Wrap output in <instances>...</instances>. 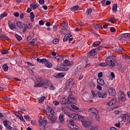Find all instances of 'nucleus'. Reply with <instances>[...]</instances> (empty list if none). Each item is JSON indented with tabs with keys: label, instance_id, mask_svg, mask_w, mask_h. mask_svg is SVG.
I'll list each match as a JSON object with an SVG mask.
<instances>
[{
	"label": "nucleus",
	"instance_id": "1",
	"mask_svg": "<svg viewBox=\"0 0 130 130\" xmlns=\"http://www.w3.org/2000/svg\"><path fill=\"white\" fill-rule=\"evenodd\" d=\"M46 115H47L48 118L50 120L51 123H54V122H55L56 119H57V117L54 116V111L52 110V108L50 107H48L46 111Z\"/></svg>",
	"mask_w": 130,
	"mask_h": 130
},
{
	"label": "nucleus",
	"instance_id": "2",
	"mask_svg": "<svg viewBox=\"0 0 130 130\" xmlns=\"http://www.w3.org/2000/svg\"><path fill=\"white\" fill-rule=\"evenodd\" d=\"M38 62H41L42 63H44L46 67H47L49 69L52 68V64L48 61V60L46 58L40 59L38 58L37 59Z\"/></svg>",
	"mask_w": 130,
	"mask_h": 130
},
{
	"label": "nucleus",
	"instance_id": "3",
	"mask_svg": "<svg viewBox=\"0 0 130 130\" xmlns=\"http://www.w3.org/2000/svg\"><path fill=\"white\" fill-rule=\"evenodd\" d=\"M105 61L107 64L110 66L111 67H115V61L113 58L111 59V57H108L106 59H105Z\"/></svg>",
	"mask_w": 130,
	"mask_h": 130
},
{
	"label": "nucleus",
	"instance_id": "4",
	"mask_svg": "<svg viewBox=\"0 0 130 130\" xmlns=\"http://www.w3.org/2000/svg\"><path fill=\"white\" fill-rule=\"evenodd\" d=\"M71 118L75 119V120H80L81 121H83V120H84L83 116H81L79 114H76L75 113L72 114V115L71 116Z\"/></svg>",
	"mask_w": 130,
	"mask_h": 130
},
{
	"label": "nucleus",
	"instance_id": "5",
	"mask_svg": "<svg viewBox=\"0 0 130 130\" xmlns=\"http://www.w3.org/2000/svg\"><path fill=\"white\" fill-rule=\"evenodd\" d=\"M89 112H90V114L92 115V116H94L95 118H98V110H97L94 108H91L89 109Z\"/></svg>",
	"mask_w": 130,
	"mask_h": 130
},
{
	"label": "nucleus",
	"instance_id": "6",
	"mask_svg": "<svg viewBox=\"0 0 130 130\" xmlns=\"http://www.w3.org/2000/svg\"><path fill=\"white\" fill-rule=\"evenodd\" d=\"M120 119H121V121H123L124 119L127 120V123H130V115L127 114H125L120 117Z\"/></svg>",
	"mask_w": 130,
	"mask_h": 130
},
{
	"label": "nucleus",
	"instance_id": "7",
	"mask_svg": "<svg viewBox=\"0 0 130 130\" xmlns=\"http://www.w3.org/2000/svg\"><path fill=\"white\" fill-rule=\"evenodd\" d=\"M36 82L37 83L36 84L37 87H42V86H44V85H45V83L41 78H37Z\"/></svg>",
	"mask_w": 130,
	"mask_h": 130
},
{
	"label": "nucleus",
	"instance_id": "8",
	"mask_svg": "<svg viewBox=\"0 0 130 130\" xmlns=\"http://www.w3.org/2000/svg\"><path fill=\"white\" fill-rule=\"evenodd\" d=\"M129 36L130 34L129 33L123 34L121 35V39L122 40H124V41L127 42L128 41H129Z\"/></svg>",
	"mask_w": 130,
	"mask_h": 130
},
{
	"label": "nucleus",
	"instance_id": "9",
	"mask_svg": "<svg viewBox=\"0 0 130 130\" xmlns=\"http://www.w3.org/2000/svg\"><path fill=\"white\" fill-rule=\"evenodd\" d=\"M107 97V93L106 92H98L96 93V98H102L105 99Z\"/></svg>",
	"mask_w": 130,
	"mask_h": 130
},
{
	"label": "nucleus",
	"instance_id": "10",
	"mask_svg": "<svg viewBox=\"0 0 130 130\" xmlns=\"http://www.w3.org/2000/svg\"><path fill=\"white\" fill-rule=\"evenodd\" d=\"M116 97H113L110 101L108 102V105H109V106H112V105H115V104H116Z\"/></svg>",
	"mask_w": 130,
	"mask_h": 130
},
{
	"label": "nucleus",
	"instance_id": "11",
	"mask_svg": "<svg viewBox=\"0 0 130 130\" xmlns=\"http://www.w3.org/2000/svg\"><path fill=\"white\" fill-rule=\"evenodd\" d=\"M55 70H56V71L66 72L67 71H68L69 68L61 67L60 66H57V67H55Z\"/></svg>",
	"mask_w": 130,
	"mask_h": 130
},
{
	"label": "nucleus",
	"instance_id": "12",
	"mask_svg": "<svg viewBox=\"0 0 130 130\" xmlns=\"http://www.w3.org/2000/svg\"><path fill=\"white\" fill-rule=\"evenodd\" d=\"M118 99L121 100L122 102H124L125 101V95H124V92H122L121 91L119 92Z\"/></svg>",
	"mask_w": 130,
	"mask_h": 130
},
{
	"label": "nucleus",
	"instance_id": "13",
	"mask_svg": "<svg viewBox=\"0 0 130 130\" xmlns=\"http://www.w3.org/2000/svg\"><path fill=\"white\" fill-rule=\"evenodd\" d=\"M68 25H69L68 22L63 21V23L61 24V28L62 30H68L69 28V26H68Z\"/></svg>",
	"mask_w": 130,
	"mask_h": 130
},
{
	"label": "nucleus",
	"instance_id": "14",
	"mask_svg": "<svg viewBox=\"0 0 130 130\" xmlns=\"http://www.w3.org/2000/svg\"><path fill=\"white\" fill-rule=\"evenodd\" d=\"M108 92L109 95L111 96H114V95H115V89H114V88L113 87H110L108 89Z\"/></svg>",
	"mask_w": 130,
	"mask_h": 130
},
{
	"label": "nucleus",
	"instance_id": "15",
	"mask_svg": "<svg viewBox=\"0 0 130 130\" xmlns=\"http://www.w3.org/2000/svg\"><path fill=\"white\" fill-rule=\"evenodd\" d=\"M31 28H32V24L29 23L28 25H25L22 30L23 33H25L26 32V30L31 29Z\"/></svg>",
	"mask_w": 130,
	"mask_h": 130
},
{
	"label": "nucleus",
	"instance_id": "16",
	"mask_svg": "<svg viewBox=\"0 0 130 130\" xmlns=\"http://www.w3.org/2000/svg\"><path fill=\"white\" fill-rule=\"evenodd\" d=\"M8 25L11 30H14V29L16 28V25L11 21H8Z\"/></svg>",
	"mask_w": 130,
	"mask_h": 130
},
{
	"label": "nucleus",
	"instance_id": "17",
	"mask_svg": "<svg viewBox=\"0 0 130 130\" xmlns=\"http://www.w3.org/2000/svg\"><path fill=\"white\" fill-rule=\"evenodd\" d=\"M68 101L70 102V103H72L73 104H75L76 102H77V101L75 98H71L70 95L68 96Z\"/></svg>",
	"mask_w": 130,
	"mask_h": 130
},
{
	"label": "nucleus",
	"instance_id": "18",
	"mask_svg": "<svg viewBox=\"0 0 130 130\" xmlns=\"http://www.w3.org/2000/svg\"><path fill=\"white\" fill-rule=\"evenodd\" d=\"M81 122H82L83 126H84L86 128H89V127H90V126L91 125V124H90V122H87L86 121H82Z\"/></svg>",
	"mask_w": 130,
	"mask_h": 130
},
{
	"label": "nucleus",
	"instance_id": "19",
	"mask_svg": "<svg viewBox=\"0 0 130 130\" xmlns=\"http://www.w3.org/2000/svg\"><path fill=\"white\" fill-rule=\"evenodd\" d=\"M96 49H93L89 52V54H90L91 56H94V55H96L97 54V52H96Z\"/></svg>",
	"mask_w": 130,
	"mask_h": 130
},
{
	"label": "nucleus",
	"instance_id": "20",
	"mask_svg": "<svg viewBox=\"0 0 130 130\" xmlns=\"http://www.w3.org/2000/svg\"><path fill=\"white\" fill-rule=\"evenodd\" d=\"M97 82L99 85H101V86H104L105 85V83L104 82V80L102 79H98L97 80Z\"/></svg>",
	"mask_w": 130,
	"mask_h": 130
},
{
	"label": "nucleus",
	"instance_id": "21",
	"mask_svg": "<svg viewBox=\"0 0 130 130\" xmlns=\"http://www.w3.org/2000/svg\"><path fill=\"white\" fill-rule=\"evenodd\" d=\"M16 25L17 27H19V28H20V29H22L23 28L24 25H25L24 23L21 22L20 21H18L17 22Z\"/></svg>",
	"mask_w": 130,
	"mask_h": 130
},
{
	"label": "nucleus",
	"instance_id": "22",
	"mask_svg": "<svg viewBox=\"0 0 130 130\" xmlns=\"http://www.w3.org/2000/svg\"><path fill=\"white\" fill-rule=\"evenodd\" d=\"M70 37H72V35L69 34L67 36L66 35L63 39V41L66 42V41H68V39H70Z\"/></svg>",
	"mask_w": 130,
	"mask_h": 130
},
{
	"label": "nucleus",
	"instance_id": "23",
	"mask_svg": "<svg viewBox=\"0 0 130 130\" xmlns=\"http://www.w3.org/2000/svg\"><path fill=\"white\" fill-rule=\"evenodd\" d=\"M79 8H80V6H79V5H76L71 7L70 8V10L71 11H78V10H79Z\"/></svg>",
	"mask_w": 130,
	"mask_h": 130
},
{
	"label": "nucleus",
	"instance_id": "24",
	"mask_svg": "<svg viewBox=\"0 0 130 130\" xmlns=\"http://www.w3.org/2000/svg\"><path fill=\"white\" fill-rule=\"evenodd\" d=\"M100 44H101V42L100 41H98L93 43L92 45L93 47H97V46H99Z\"/></svg>",
	"mask_w": 130,
	"mask_h": 130
},
{
	"label": "nucleus",
	"instance_id": "25",
	"mask_svg": "<svg viewBox=\"0 0 130 130\" xmlns=\"http://www.w3.org/2000/svg\"><path fill=\"white\" fill-rule=\"evenodd\" d=\"M30 18L31 22H34V18H35V15H34V13L30 12Z\"/></svg>",
	"mask_w": 130,
	"mask_h": 130
},
{
	"label": "nucleus",
	"instance_id": "26",
	"mask_svg": "<svg viewBox=\"0 0 130 130\" xmlns=\"http://www.w3.org/2000/svg\"><path fill=\"white\" fill-rule=\"evenodd\" d=\"M123 50V48L120 47L119 49H117L115 50L116 52L117 53H122V51Z\"/></svg>",
	"mask_w": 130,
	"mask_h": 130
},
{
	"label": "nucleus",
	"instance_id": "27",
	"mask_svg": "<svg viewBox=\"0 0 130 130\" xmlns=\"http://www.w3.org/2000/svg\"><path fill=\"white\" fill-rule=\"evenodd\" d=\"M70 85H74V83H73V79H69L67 81L66 86H70Z\"/></svg>",
	"mask_w": 130,
	"mask_h": 130
},
{
	"label": "nucleus",
	"instance_id": "28",
	"mask_svg": "<svg viewBox=\"0 0 130 130\" xmlns=\"http://www.w3.org/2000/svg\"><path fill=\"white\" fill-rule=\"evenodd\" d=\"M30 7L31 9H32V10H35V9H37V8H38V6L35 4H31L30 5Z\"/></svg>",
	"mask_w": 130,
	"mask_h": 130
},
{
	"label": "nucleus",
	"instance_id": "29",
	"mask_svg": "<svg viewBox=\"0 0 130 130\" xmlns=\"http://www.w3.org/2000/svg\"><path fill=\"white\" fill-rule=\"evenodd\" d=\"M2 68H3L4 72H8V70L9 69V66L8 65L5 64L3 66Z\"/></svg>",
	"mask_w": 130,
	"mask_h": 130
},
{
	"label": "nucleus",
	"instance_id": "30",
	"mask_svg": "<svg viewBox=\"0 0 130 130\" xmlns=\"http://www.w3.org/2000/svg\"><path fill=\"white\" fill-rule=\"evenodd\" d=\"M4 125L5 127H7L9 125V123H10V121L8 120H4L3 121Z\"/></svg>",
	"mask_w": 130,
	"mask_h": 130
},
{
	"label": "nucleus",
	"instance_id": "31",
	"mask_svg": "<svg viewBox=\"0 0 130 130\" xmlns=\"http://www.w3.org/2000/svg\"><path fill=\"white\" fill-rule=\"evenodd\" d=\"M46 97L45 96H42L40 100H39V103H43L44 102V100L46 99Z\"/></svg>",
	"mask_w": 130,
	"mask_h": 130
},
{
	"label": "nucleus",
	"instance_id": "32",
	"mask_svg": "<svg viewBox=\"0 0 130 130\" xmlns=\"http://www.w3.org/2000/svg\"><path fill=\"white\" fill-rule=\"evenodd\" d=\"M68 101H69V99H67L64 98V99H63V100L61 102V104H63L64 105L68 103Z\"/></svg>",
	"mask_w": 130,
	"mask_h": 130
},
{
	"label": "nucleus",
	"instance_id": "33",
	"mask_svg": "<svg viewBox=\"0 0 130 130\" xmlns=\"http://www.w3.org/2000/svg\"><path fill=\"white\" fill-rule=\"evenodd\" d=\"M35 41H37V39H33L30 42H29V44L30 45H34V44H35Z\"/></svg>",
	"mask_w": 130,
	"mask_h": 130
},
{
	"label": "nucleus",
	"instance_id": "34",
	"mask_svg": "<svg viewBox=\"0 0 130 130\" xmlns=\"http://www.w3.org/2000/svg\"><path fill=\"white\" fill-rule=\"evenodd\" d=\"M68 121L70 124L71 127L75 124V122H74V120L73 119H69Z\"/></svg>",
	"mask_w": 130,
	"mask_h": 130
},
{
	"label": "nucleus",
	"instance_id": "35",
	"mask_svg": "<svg viewBox=\"0 0 130 130\" xmlns=\"http://www.w3.org/2000/svg\"><path fill=\"white\" fill-rule=\"evenodd\" d=\"M116 10H117V4H114L112 7L113 12H116Z\"/></svg>",
	"mask_w": 130,
	"mask_h": 130
},
{
	"label": "nucleus",
	"instance_id": "36",
	"mask_svg": "<svg viewBox=\"0 0 130 130\" xmlns=\"http://www.w3.org/2000/svg\"><path fill=\"white\" fill-rule=\"evenodd\" d=\"M94 28L95 30H99V29H102V26L100 24H96L94 26Z\"/></svg>",
	"mask_w": 130,
	"mask_h": 130
},
{
	"label": "nucleus",
	"instance_id": "37",
	"mask_svg": "<svg viewBox=\"0 0 130 130\" xmlns=\"http://www.w3.org/2000/svg\"><path fill=\"white\" fill-rule=\"evenodd\" d=\"M71 107L74 110H79V108L77 106L74 105H71Z\"/></svg>",
	"mask_w": 130,
	"mask_h": 130
},
{
	"label": "nucleus",
	"instance_id": "38",
	"mask_svg": "<svg viewBox=\"0 0 130 130\" xmlns=\"http://www.w3.org/2000/svg\"><path fill=\"white\" fill-rule=\"evenodd\" d=\"M7 16H8V14L6 12H4L0 16L1 19H3V18H5V17H7Z\"/></svg>",
	"mask_w": 130,
	"mask_h": 130
},
{
	"label": "nucleus",
	"instance_id": "39",
	"mask_svg": "<svg viewBox=\"0 0 130 130\" xmlns=\"http://www.w3.org/2000/svg\"><path fill=\"white\" fill-rule=\"evenodd\" d=\"M57 78H63L64 77V75H63V73H58L57 76Z\"/></svg>",
	"mask_w": 130,
	"mask_h": 130
},
{
	"label": "nucleus",
	"instance_id": "40",
	"mask_svg": "<svg viewBox=\"0 0 130 130\" xmlns=\"http://www.w3.org/2000/svg\"><path fill=\"white\" fill-rule=\"evenodd\" d=\"M15 37L19 41H21V40H22V37L16 34Z\"/></svg>",
	"mask_w": 130,
	"mask_h": 130
},
{
	"label": "nucleus",
	"instance_id": "41",
	"mask_svg": "<svg viewBox=\"0 0 130 130\" xmlns=\"http://www.w3.org/2000/svg\"><path fill=\"white\" fill-rule=\"evenodd\" d=\"M91 13H92V9H87V10H86V15H87V16H88V15L89 14H91Z\"/></svg>",
	"mask_w": 130,
	"mask_h": 130
},
{
	"label": "nucleus",
	"instance_id": "42",
	"mask_svg": "<svg viewBox=\"0 0 130 130\" xmlns=\"http://www.w3.org/2000/svg\"><path fill=\"white\" fill-rule=\"evenodd\" d=\"M59 119L60 121H61V122H62V121L64 120V119H63V115H60L59 117Z\"/></svg>",
	"mask_w": 130,
	"mask_h": 130
},
{
	"label": "nucleus",
	"instance_id": "43",
	"mask_svg": "<svg viewBox=\"0 0 130 130\" xmlns=\"http://www.w3.org/2000/svg\"><path fill=\"white\" fill-rule=\"evenodd\" d=\"M99 66H101V67H107L108 64H107V63L101 62L100 63Z\"/></svg>",
	"mask_w": 130,
	"mask_h": 130
},
{
	"label": "nucleus",
	"instance_id": "44",
	"mask_svg": "<svg viewBox=\"0 0 130 130\" xmlns=\"http://www.w3.org/2000/svg\"><path fill=\"white\" fill-rule=\"evenodd\" d=\"M64 114L66 115H68V116H69V117H71V118H72V116L73 115V114H71V113H70L69 112H65Z\"/></svg>",
	"mask_w": 130,
	"mask_h": 130
},
{
	"label": "nucleus",
	"instance_id": "45",
	"mask_svg": "<svg viewBox=\"0 0 130 130\" xmlns=\"http://www.w3.org/2000/svg\"><path fill=\"white\" fill-rule=\"evenodd\" d=\"M71 128H73V129H79V126L74 124L72 126H71Z\"/></svg>",
	"mask_w": 130,
	"mask_h": 130
},
{
	"label": "nucleus",
	"instance_id": "46",
	"mask_svg": "<svg viewBox=\"0 0 130 130\" xmlns=\"http://www.w3.org/2000/svg\"><path fill=\"white\" fill-rule=\"evenodd\" d=\"M1 39H2V40H8V37L6 36H5L4 35H2L0 36Z\"/></svg>",
	"mask_w": 130,
	"mask_h": 130
},
{
	"label": "nucleus",
	"instance_id": "47",
	"mask_svg": "<svg viewBox=\"0 0 130 130\" xmlns=\"http://www.w3.org/2000/svg\"><path fill=\"white\" fill-rule=\"evenodd\" d=\"M56 58L57 60H62V56L61 55H59V56H56Z\"/></svg>",
	"mask_w": 130,
	"mask_h": 130
},
{
	"label": "nucleus",
	"instance_id": "48",
	"mask_svg": "<svg viewBox=\"0 0 130 130\" xmlns=\"http://www.w3.org/2000/svg\"><path fill=\"white\" fill-rule=\"evenodd\" d=\"M110 22H111V23H112V24H115V18H112L109 20Z\"/></svg>",
	"mask_w": 130,
	"mask_h": 130
},
{
	"label": "nucleus",
	"instance_id": "49",
	"mask_svg": "<svg viewBox=\"0 0 130 130\" xmlns=\"http://www.w3.org/2000/svg\"><path fill=\"white\" fill-rule=\"evenodd\" d=\"M2 53L3 54H7V53H9V51L7 50L4 49L2 50Z\"/></svg>",
	"mask_w": 130,
	"mask_h": 130
},
{
	"label": "nucleus",
	"instance_id": "50",
	"mask_svg": "<svg viewBox=\"0 0 130 130\" xmlns=\"http://www.w3.org/2000/svg\"><path fill=\"white\" fill-rule=\"evenodd\" d=\"M59 41V40L58 39H55L53 41V44H57L58 43V42Z\"/></svg>",
	"mask_w": 130,
	"mask_h": 130
},
{
	"label": "nucleus",
	"instance_id": "51",
	"mask_svg": "<svg viewBox=\"0 0 130 130\" xmlns=\"http://www.w3.org/2000/svg\"><path fill=\"white\" fill-rule=\"evenodd\" d=\"M63 62L65 63L66 66H69V63L70 62V61L68 59H65Z\"/></svg>",
	"mask_w": 130,
	"mask_h": 130
},
{
	"label": "nucleus",
	"instance_id": "52",
	"mask_svg": "<svg viewBox=\"0 0 130 130\" xmlns=\"http://www.w3.org/2000/svg\"><path fill=\"white\" fill-rule=\"evenodd\" d=\"M91 94L93 95V97H97V93H96V92L94 91V90H91Z\"/></svg>",
	"mask_w": 130,
	"mask_h": 130
},
{
	"label": "nucleus",
	"instance_id": "53",
	"mask_svg": "<svg viewBox=\"0 0 130 130\" xmlns=\"http://www.w3.org/2000/svg\"><path fill=\"white\" fill-rule=\"evenodd\" d=\"M101 4L103 7H105L106 6V3H105V0H103L101 1Z\"/></svg>",
	"mask_w": 130,
	"mask_h": 130
},
{
	"label": "nucleus",
	"instance_id": "54",
	"mask_svg": "<svg viewBox=\"0 0 130 130\" xmlns=\"http://www.w3.org/2000/svg\"><path fill=\"white\" fill-rule=\"evenodd\" d=\"M53 104H54V105H55V106H57V105H58L59 104V102L56 101H54L53 102Z\"/></svg>",
	"mask_w": 130,
	"mask_h": 130
},
{
	"label": "nucleus",
	"instance_id": "55",
	"mask_svg": "<svg viewBox=\"0 0 130 130\" xmlns=\"http://www.w3.org/2000/svg\"><path fill=\"white\" fill-rule=\"evenodd\" d=\"M39 24L41 26H42V25H44V22L43 21V20H40L39 22Z\"/></svg>",
	"mask_w": 130,
	"mask_h": 130
},
{
	"label": "nucleus",
	"instance_id": "56",
	"mask_svg": "<svg viewBox=\"0 0 130 130\" xmlns=\"http://www.w3.org/2000/svg\"><path fill=\"white\" fill-rule=\"evenodd\" d=\"M115 126H116V127H119V128H120V122L115 123Z\"/></svg>",
	"mask_w": 130,
	"mask_h": 130
},
{
	"label": "nucleus",
	"instance_id": "57",
	"mask_svg": "<svg viewBox=\"0 0 130 130\" xmlns=\"http://www.w3.org/2000/svg\"><path fill=\"white\" fill-rule=\"evenodd\" d=\"M49 89H50V90H55V87H54V86H53V85H51L50 86Z\"/></svg>",
	"mask_w": 130,
	"mask_h": 130
},
{
	"label": "nucleus",
	"instance_id": "58",
	"mask_svg": "<svg viewBox=\"0 0 130 130\" xmlns=\"http://www.w3.org/2000/svg\"><path fill=\"white\" fill-rule=\"evenodd\" d=\"M15 114L17 117H19V116H21V114H20L19 112H17L15 113Z\"/></svg>",
	"mask_w": 130,
	"mask_h": 130
},
{
	"label": "nucleus",
	"instance_id": "59",
	"mask_svg": "<svg viewBox=\"0 0 130 130\" xmlns=\"http://www.w3.org/2000/svg\"><path fill=\"white\" fill-rule=\"evenodd\" d=\"M96 88L98 90H102V86H101L100 85H97Z\"/></svg>",
	"mask_w": 130,
	"mask_h": 130
},
{
	"label": "nucleus",
	"instance_id": "60",
	"mask_svg": "<svg viewBox=\"0 0 130 130\" xmlns=\"http://www.w3.org/2000/svg\"><path fill=\"white\" fill-rule=\"evenodd\" d=\"M110 31H111V32H115V31H116V30L115 29V28L114 27H111L110 28Z\"/></svg>",
	"mask_w": 130,
	"mask_h": 130
},
{
	"label": "nucleus",
	"instance_id": "61",
	"mask_svg": "<svg viewBox=\"0 0 130 130\" xmlns=\"http://www.w3.org/2000/svg\"><path fill=\"white\" fill-rule=\"evenodd\" d=\"M103 28H104V29H107V28H108V24H104Z\"/></svg>",
	"mask_w": 130,
	"mask_h": 130
},
{
	"label": "nucleus",
	"instance_id": "62",
	"mask_svg": "<svg viewBox=\"0 0 130 130\" xmlns=\"http://www.w3.org/2000/svg\"><path fill=\"white\" fill-rule=\"evenodd\" d=\"M111 4V2L109 1H107L106 2V6H109V5H110Z\"/></svg>",
	"mask_w": 130,
	"mask_h": 130
},
{
	"label": "nucleus",
	"instance_id": "63",
	"mask_svg": "<svg viewBox=\"0 0 130 130\" xmlns=\"http://www.w3.org/2000/svg\"><path fill=\"white\" fill-rule=\"evenodd\" d=\"M95 51H98V50H101L102 49V47H99L96 48L95 49Z\"/></svg>",
	"mask_w": 130,
	"mask_h": 130
},
{
	"label": "nucleus",
	"instance_id": "64",
	"mask_svg": "<svg viewBox=\"0 0 130 130\" xmlns=\"http://www.w3.org/2000/svg\"><path fill=\"white\" fill-rule=\"evenodd\" d=\"M103 76V74H102V72H100L98 74V76L99 78H101Z\"/></svg>",
	"mask_w": 130,
	"mask_h": 130
}]
</instances>
